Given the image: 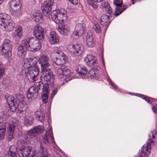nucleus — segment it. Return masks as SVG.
I'll return each mask as SVG.
<instances>
[{
	"label": "nucleus",
	"instance_id": "f257e3e1",
	"mask_svg": "<svg viewBox=\"0 0 157 157\" xmlns=\"http://www.w3.org/2000/svg\"><path fill=\"white\" fill-rule=\"evenodd\" d=\"M35 59L26 58L22 63L21 73L23 77H26L29 75L32 82L38 79L39 68L36 66L37 62Z\"/></svg>",
	"mask_w": 157,
	"mask_h": 157
},
{
	"label": "nucleus",
	"instance_id": "f03ea898",
	"mask_svg": "<svg viewBox=\"0 0 157 157\" xmlns=\"http://www.w3.org/2000/svg\"><path fill=\"white\" fill-rule=\"evenodd\" d=\"M48 84H44L41 81L35 82L28 90L27 97L28 100L31 101L32 98H36L38 94V91L41 89L42 92L48 89Z\"/></svg>",
	"mask_w": 157,
	"mask_h": 157
},
{
	"label": "nucleus",
	"instance_id": "7ed1b4c3",
	"mask_svg": "<svg viewBox=\"0 0 157 157\" xmlns=\"http://www.w3.org/2000/svg\"><path fill=\"white\" fill-rule=\"evenodd\" d=\"M15 24L10 16L7 14H0V28L5 31L13 30Z\"/></svg>",
	"mask_w": 157,
	"mask_h": 157
},
{
	"label": "nucleus",
	"instance_id": "20e7f679",
	"mask_svg": "<svg viewBox=\"0 0 157 157\" xmlns=\"http://www.w3.org/2000/svg\"><path fill=\"white\" fill-rule=\"evenodd\" d=\"M156 136H157V132L155 130H153L149 135V140L146 146H143L140 151V156L147 157L150 154L151 150V145L153 144V142Z\"/></svg>",
	"mask_w": 157,
	"mask_h": 157
},
{
	"label": "nucleus",
	"instance_id": "39448f33",
	"mask_svg": "<svg viewBox=\"0 0 157 157\" xmlns=\"http://www.w3.org/2000/svg\"><path fill=\"white\" fill-rule=\"evenodd\" d=\"M66 13V11L63 9L53 10L51 13V18L56 23L61 24L67 19Z\"/></svg>",
	"mask_w": 157,
	"mask_h": 157
},
{
	"label": "nucleus",
	"instance_id": "423d86ee",
	"mask_svg": "<svg viewBox=\"0 0 157 157\" xmlns=\"http://www.w3.org/2000/svg\"><path fill=\"white\" fill-rule=\"evenodd\" d=\"M25 44L26 49L29 51L35 52L39 50L41 48V44L37 40L32 37L27 38L23 40Z\"/></svg>",
	"mask_w": 157,
	"mask_h": 157
},
{
	"label": "nucleus",
	"instance_id": "0eeeda50",
	"mask_svg": "<svg viewBox=\"0 0 157 157\" xmlns=\"http://www.w3.org/2000/svg\"><path fill=\"white\" fill-rule=\"evenodd\" d=\"M43 73L40 77V79L42 81H46L49 84H51V85H54V80L53 78V74L51 69L47 68L44 70H41Z\"/></svg>",
	"mask_w": 157,
	"mask_h": 157
},
{
	"label": "nucleus",
	"instance_id": "6e6552de",
	"mask_svg": "<svg viewBox=\"0 0 157 157\" xmlns=\"http://www.w3.org/2000/svg\"><path fill=\"white\" fill-rule=\"evenodd\" d=\"M57 73L58 74V78L61 80L66 79L67 78L69 77L70 72L68 68L65 66H62L60 68L57 70Z\"/></svg>",
	"mask_w": 157,
	"mask_h": 157
},
{
	"label": "nucleus",
	"instance_id": "1a4fd4ad",
	"mask_svg": "<svg viewBox=\"0 0 157 157\" xmlns=\"http://www.w3.org/2000/svg\"><path fill=\"white\" fill-rule=\"evenodd\" d=\"M53 2L51 0L44 2L42 5L41 9L43 14L46 17L49 16L52 10Z\"/></svg>",
	"mask_w": 157,
	"mask_h": 157
},
{
	"label": "nucleus",
	"instance_id": "9d476101",
	"mask_svg": "<svg viewBox=\"0 0 157 157\" xmlns=\"http://www.w3.org/2000/svg\"><path fill=\"white\" fill-rule=\"evenodd\" d=\"M44 29L39 25H36L33 30V33L36 38L39 40L44 39L45 33Z\"/></svg>",
	"mask_w": 157,
	"mask_h": 157
},
{
	"label": "nucleus",
	"instance_id": "9b49d317",
	"mask_svg": "<svg viewBox=\"0 0 157 157\" xmlns=\"http://www.w3.org/2000/svg\"><path fill=\"white\" fill-rule=\"evenodd\" d=\"M44 129L42 126H38L35 127L29 130L27 135L31 138H34L42 133Z\"/></svg>",
	"mask_w": 157,
	"mask_h": 157
},
{
	"label": "nucleus",
	"instance_id": "f8f14e48",
	"mask_svg": "<svg viewBox=\"0 0 157 157\" xmlns=\"http://www.w3.org/2000/svg\"><path fill=\"white\" fill-rule=\"evenodd\" d=\"M50 59L49 57L46 55L41 56L39 59V63L41 65V70L48 68L50 66L49 61Z\"/></svg>",
	"mask_w": 157,
	"mask_h": 157
},
{
	"label": "nucleus",
	"instance_id": "ddd939ff",
	"mask_svg": "<svg viewBox=\"0 0 157 157\" xmlns=\"http://www.w3.org/2000/svg\"><path fill=\"white\" fill-rule=\"evenodd\" d=\"M3 113H0V141L3 139L4 137L5 132L6 131V126L5 122H3L4 118L6 116H2Z\"/></svg>",
	"mask_w": 157,
	"mask_h": 157
},
{
	"label": "nucleus",
	"instance_id": "4468645a",
	"mask_svg": "<svg viewBox=\"0 0 157 157\" xmlns=\"http://www.w3.org/2000/svg\"><path fill=\"white\" fill-rule=\"evenodd\" d=\"M84 31L83 26L81 24H78L76 25L72 36L75 39H77L79 36H81L83 33Z\"/></svg>",
	"mask_w": 157,
	"mask_h": 157
},
{
	"label": "nucleus",
	"instance_id": "2eb2a0df",
	"mask_svg": "<svg viewBox=\"0 0 157 157\" xmlns=\"http://www.w3.org/2000/svg\"><path fill=\"white\" fill-rule=\"evenodd\" d=\"M25 44L22 40L17 48V55L18 57L21 58H24L26 55L25 50L26 49Z\"/></svg>",
	"mask_w": 157,
	"mask_h": 157
},
{
	"label": "nucleus",
	"instance_id": "dca6fc26",
	"mask_svg": "<svg viewBox=\"0 0 157 157\" xmlns=\"http://www.w3.org/2000/svg\"><path fill=\"white\" fill-rule=\"evenodd\" d=\"M7 101L11 111H15L18 107V104L16 102V100L14 98L11 96L7 99Z\"/></svg>",
	"mask_w": 157,
	"mask_h": 157
},
{
	"label": "nucleus",
	"instance_id": "f3484780",
	"mask_svg": "<svg viewBox=\"0 0 157 157\" xmlns=\"http://www.w3.org/2000/svg\"><path fill=\"white\" fill-rule=\"evenodd\" d=\"M67 60L68 57L65 54L59 56L58 57L52 59V61L58 65L64 64L67 61Z\"/></svg>",
	"mask_w": 157,
	"mask_h": 157
},
{
	"label": "nucleus",
	"instance_id": "a211bd4d",
	"mask_svg": "<svg viewBox=\"0 0 157 157\" xmlns=\"http://www.w3.org/2000/svg\"><path fill=\"white\" fill-rule=\"evenodd\" d=\"M79 76L83 78H87V71L86 68L83 66H78L75 69Z\"/></svg>",
	"mask_w": 157,
	"mask_h": 157
},
{
	"label": "nucleus",
	"instance_id": "6ab92c4d",
	"mask_svg": "<svg viewBox=\"0 0 157 157\" xmlns=\"http://www.w3.org/2000/svg\"><path fill=\"white\" fill-rule=\"evenodd\" d=\"M74 49L73 53L74 54L77 56L80 55L83 52L84 49L82 44H76L72 45Z\"/></svg>",
	"mask_w": 157,
	"mask_h": 157
},
{
	"label": "nucleus",
	"instance_id": "aec40b11",
	"mask_svg": "<svg viewBox=\"0 0 157 157\" xmlns=\"http://www.w3.org/2000/svg\"><path fill=\"white\" fill-rule=\"evenodd\" d=\"M31 17L36 22L42 23L43 22V16L40 11H33Z\"/></svg>",
	"mask_w": 157,
	"mask_h": 157
},
{
	"label": "nucleus",
	"instance_id": "412c9836",
	"mask_svg": "<svg viewBox=\"0 0 157 157\" xmlns=\"http://www.w3.org/2000/svg\"><path fill=\"white\" fill-rule=\"evenodd\" d=\"M51 138V140L54 144L55 143L53 137L52 131L51 129L46 133L43 137V141L44 143L46 144H48L49 143V139Z\"/></svg>",
	"mask_w": 157,
	"mask_h": 157
},
{
	"label": "nucleus",
	"instance_id": "4be33fe9",
	"mask_svg": "<svg viewBox=\"0 0 157 157\" xmlns=\"http://www.w3.org/2000/svg\"><path fill=\"white\" fill-rule=\"evenodd\" d=\"M31 148L29 147H24L20 149L18 153L20 156L27 157L30 154Z\"/></svg>",
	"mask_w": 157,
	"mask_h": 157
},
{
	"label": "nucleus",
	"instance_id": "5701e85b",
	"mask_svg": "<svg viewBox=\"0 0 157 157\" xmlns=\"http://www.w3.org/2000/svg\"><path fill=\"white\" fill-rule=\"evenodd\" d=\"M49 40L51 44H54L59 42V37L55 32L52 31L50 33Z\"/></svg>",
	"mask_w": 157,
	"mask_h": 157
},
{
	"label": "nucleus",
	"instance_id": "b1692460",
	"mask_svg": "<svg viewBox=\"0 0 157 157\" xmlns=\"http://www.w3.org/2000/svg\"><path fill=\"white\" fill-rule=\"evenodd\" d=\"M58 30L61 35L64 36L68 35L70 33L69 27L65 25H62L61 26L59 27Z\"/></svg>",
	"mask_w": 157,
	"mask_h": 157
},
{
	"label": "nucleus",
	"instance_id": "393cba45",
	"mask_svg": "<svg viewBox=\"0 0 157 157\" xmlns=\"http://www.w3.org/2000/svg\"><path fill=\"white\" fill-rule=\"evenodd\" d=\"M16 125L15 124H12L9 125L8 127V129L9 131L8 134V135L7 136L8 140L10 141L13 137V132Z\"/></svg>",
	"mask_w": 157,
	"mask_h": 157
},
{
	"label": "nucleus",
	"instance_id": "a878e982",
	"mask_svg": "<svg viewBox=\"0 0 157 157\" xmlns=\"http://www.w3.org/2000/svg\"><path fill=\"white\" fill-rule=\"evenodd\" d=\"M23 33L22 28L19 25L16 26L15 30L13 33V36L16 38L20 37L22 36Z\"/></svg>",
	"mask_w": 157,
	"mask_h": 157
},
{
	"label": "nucleus",
	"instance_id": "bb28decb",
	"mask_svg": "<svg viewBox=\"0 0 157 157\" xmlns=\"http://www.w3.org/2000/svg\"><path fill=\"white\" fill-rule=\"evenodd\" d=\"M18 153L17 151V148L16 146L13 145L10 146L9 149L8 153L6 155L8 156H10V157H16V155Z\"/></svg>",
	"mask_w": 157,
	"mask_h": 157
},
{
	"label": "nucleus",
	"instance_id": "cd10ccee",
	"mask_svg": "<svg viewBox=\"0 0 157 157\" xmlns=\"http://www.w3.org/2000/svg\"><path fill=\"white\" fill-rule=\"evenodd\" d=\"M86 44L89 47H92L94 44L93 38L91 33H88L86 36Z\"/></svg>",
	"mask_w": 157,
	"mask_h": 157
},
{
	"label": "nucleus",
	"instance_id": "c85d7f7f",
	"mask_svg": "<svg viewBox=\"0 0 157 157\" xmlns=\"http://www.w3.org/2000/svg\"><path fill=\"white\" fill-rule=\"evenodd\" d=\"M100 21L101 25H108L110 22L109 16L106 14H103L101 17Z\"/></svg>",
	"mask_w": 157,
	"mask_h": 157
},
{
	"label": "nucleus",
	"instance_id": "c756f323",
	"mask_svg": "<svg viewBox=\"0 0 157 157\" xmlns=\"http://www.w3.org/2000/svg\"><path fill=\"white\" fill-rule=\"evenodd\" d=\"M0 51L2 55L5 56L11 55L12 49L8 48H5L3 46L0 47Z\"/></svg>",
	"mask_w": 157,
	"mask_h": 157
},
{
	"label": "nucleus",
	"instance_id": "7c9ffc66",
	"mask_svg": "<svg viewBox=\"0 0 157 157\" xmlns=\"http://www.w3.org/2000/svg\"><path fill=\"white\" fill-rule=\"evenodd\" d=\"M33 117L31 115H26L24 119V124L26 126L31 125L33 124Z\"/></svg>",
	"mask_w": 157,
	"mask_h": 157
},
{
	"label": "nucleus",
	"instance_id": "2f4dec72",
	"mask_svg": "<svg viewBox=\"0 0 157 157\" xmlns=\"http://www.w3.org/2000/svg\"><path fill=\"white\" fill-rule=\"evenodd\" d=\"M97 69V70L95 71L94 70V68L92 69L89 71V73H87V78L89 75H90L91 77L98 78V71L100 69V67H99L97 66L96 68H95Z\"/></svg>",
	"mask_w": 157,
	"mask_h": 157
},
{
	"label": "nucleus",
	"instance_id": "473e14b6",
	"mask_svg": "<svg viewBox=\"0 0 157 157\" xmlns=\"http://www.w3.org/2000/svg\"><path fill=\"white\" fill-rule=\"evenodd\" d=\"M101 6L103 8H105L106 12L109 14H111L113 13V11L110 6L109 4L106 2H103L101 3Z\"/></svg>",
	"mask_w": 157,
	"mask_h": 157
},
{
	"label": "nucleus",
	"instance_id": "72a5a7b5",
	"mask_svg": "<svg viewBox=\"0 0 157 157\" xmlns=\"http://www.w3.org/2000/svg\"><path fill=\"white\" fill-rule=\"evenodd\" d=\"M40 148L39 151L41 155L40 157H48V153L47 149L44 148L40 144Z\"/></svg>",
	"mask_w": 157,
	"mask_h": 157
},
{
	"label": "nucleus",
	"instance_id": "f704fd0d",
	"mask_svg": "<svg viewBox=\"0 0 157 157\" xmlns=\"http://www.w3.org/2000/svg\"><path fill=\"white\" fill-rule=\"evenodd\" d=\"M10 5L11 6L15 9L21 8V5L20 0H12L10 2Z\"/></svg>",
	"mask_w": 157,
	"mask_h": 157
},
{
	"label": "nucleus",
	"instance_id": "c9c22d12",
	"mask_svg": "<svg viewBox=\"0 0 157 157\" xmlns=\"http://www.w3.org/2000/svg\"><path fill=\"white\" fill-rule=\"evenodd\" d=\"M127 8V6H123L121 7H117L115 8V11L114 13V15L117 16L122 13Z\"/></svg>",
	"mask_w": 157,
	"mask_h": 157
},
{
	"label": "nucleus",
	"instance_id": "e433bc0d",
	"mask_svg": "<svg viewBox=\"0 0 157 157\" xmlns=\"http://www.w3.org/2000/svg\"><path fill=\"white\" fill-rule=\"evenodd\" d=\"M12 46L13 43L10 40L7 39H5L4 40L2 46L5 48H8L12 49Z\"/></svg>",
	"mask_w": 157,
	"mask_h": 157
},
{
	"label": "nucleus",
	"instance_id": "4c0bfd02",
	"mask_svg": "<svg viewBox=\"0 0 157 157\" xmlns=\"http://www.w3.org/2000/svg\"><path fill=\"white\" fill-rule=\"evenodd\" d=\"M35 116L38 119H39L41 118V122L44 121V114L40 110H36L35 113Z\"/></svg>",
	"mask_w": 157,
	"mask_h": 157
},
{
	"label": "nucleus",
	"instance_id": "58836bf2",
	"mask_svg": "<svg viewBox=\"0 0 157 157\" xmlns=\"http://www.w3.org/2000/svg\"><path fill=\"white\" fill-rule=\"evenodd\" d=\"M43 94L41 95L42 101L44 104L46 103L48 101V94L49 93L48 89L46 91L43 92Z\"/></svg>",
	"mask_w": 157,
	"mask_h": 157
},
{
	"label": "nucleus",
	"instance_id": "ea45409f",
	"mask_svg": "<svg viewBox=\"0 0 157 157\" xmlns=\"http://www.w3.org/2000/svg\"><path fill=\"white\" fill-rule=\"evenodd\" d=\"M21 8L15 9L12 11V14L14 17H19L21 15Z\"/></svg>",
	"mask_w": 157,
	"mask_h": 157
},
{
	"label": "nucleus",
	"instance_id": "a19ab883",
	"mask_svg": "<svg viewBox=\"0 0 157 157\" xmlns=\"http://www.w3.org/2000/svg\"><path fill=\"white\" fill-rule=\"evenodd\" d=\"M85 62L86 63L87 65L91 67H93L97 65L98 61L96 60H94Z\"/></svg>",
	"mask_w": 157,
	"mask_h": 157
},
{
	"label": "nucleus",
	"instance_id": "79ce46f5",
	"mask_svg": "<svg viewBox=\"0 0 157 157\" xmlns=\"http://www.w3.org/2000/svg\"><path fill=\"white\" fill-rule=\"evenodd\" d=\"M54 52L55 53L58 54L59 56L63 55L64 54L62 51L60 47H56L54 49Z\"/></svg>",
	"mask_w": 157,
	"mask_h": 157
},
{
	"label": "nucleus",
	"instance_id": "37998d69",
	"mask_svg": "<svg viewBox=\"0 0 157 157\" xmlns=\"http://www.w3.org/2000/svg\"><path fill=\"white\" fill-rule=\"evenodd\" d=\"M95 60L94 59V57L92 55H88L84 59V61L85 62H87L93 60Z\"/></svg>",
	"mask_w": 157,
	"mask_h": 157
},
{
	"label": "nucleus",
	"instance_id": "c03bdc74",
	"mask_svg": "<svg viewBox=\"0 0 157 157\" xmlns=\"http://www.w3.org/2000/svg\"><path fill=\"white\" fill-rule=\"evenodd\" d=\"M143 98L147 101L148 103L151 104L153 101V99L147 96L144 95Z\"/></svg>",
	"mask_w": 157,
	"mask_h": 157
},
{
	"label": "nucleus",
	"instance_id": "a18cd8bd",
	"mask_svg": "<svg viewBox=\"0 0 157 157\" xmlns=\"http://www.w3.org/2000/svg\"><path fill=\"white\" fill-rule=\"evenodd\" d=\"M94 28L97 33L99 34L101 32L100 27L99 24H95L94 25Z\"/></svg>",
	"mask_w": 157,
	"mask_h": 157
},
{
	"label": "nucleus",
	"instance_id": "49530a36",
	"mask_svg": "<svg viewBox=\"0 0 157 157\" xmlns=\"http://www.w3.org/2000/svg\"><path fill=\"white\" fill-rule=\"evenodd\" d=\"M122 3V1L120 0H114L113 1L114 5L118 7H120V6H121Z\"/></svg>",
	"mask_w": 157,
	"mask_h": 157
},
{
	"label": "nucleus",
	"instance_id": "de8ad7c7",
	"mask_svg": "<svg viewBox=\"0 0 157 157\" xmlns=\"http://www.w3.org/2000/svg\"><path fill=\"white\" fill-rule=\"evenodd\" d=\"M59 87H57L52 90L51 93V98H52L56 94Z\"/></svg>",
	"mask_w": 157,
	"mask_h": 157
},
{
	"label": "nucleus",
	"instance_id": "09e8293b",
	"mask_svg": "<svg viewBox=\"0 0 157 157\" xmlns=\"http://www.w3.org/2000/svg\"><path fill=\"white\" fill-rule=\"evenodd\" d=\"M4 72V70L3 66L2 64L0 63V78H1V76L3 75Z\"/></svg>",
	"mask_w": 157,
	"mask_h": 157
},
{
	"label": "nucleus",
	"instance_id": "8fccbe9b",
	"mask_svg": "<svg viewBox=\"0 0 157 157\" xmlns=\"http://www.w3.org/2000/svg\"><path fill=\"white\" fill-rule=\"evenodd\" d=\"M152 110L153 112L156 113H157V105H153L152 106Z\"/></svg>",
	"mask_w": 157,
	"mask_h": 157
},
{
	"label": "nucleus",
	"instance_id": "3c124183",
	"mask_svg": "<svg viewBox=\"0 0 157 157\" xmlns=\"http://www.w3.org/2000/svg\"><path fill=\"white\" fill-rule=\"evenodd\" d=\"M70 2L74 5H76L78 3V0H68Z\"/></svg>",
	"mask_w": 157,
	"mask_h": 157
},
{
	"label": "nucleus",
	"instance_id": "603ef678",
	"mask_svg": "<svg viewBox=\"0 0 157 157\" xmlns=\"http://www.w3.org/2000/svg\"><path fill=\"white\" fill-rule=\"evenodd\" d=\"M92 7L94 10L97 9L98 7V6L96 2H95L94 3V4L93 6Z\"/></svg>",
	"mask_w": 157,
	"mask_h": 157
},
{
	"label": "nucleus",
	"instance_id": "864d4df0",
	"mask_svg": "<svg viewBox=\"0 0 157 157\" xmlns=\"http://www.w3.org/2000/svg\"><path fill=\"white\" fill-rule=\"evenodd\" d=\"M95 2L94 0H87V3L88 4H90Z\"/></svg>",
	"mask_w": 157,
	"mask_h": 157
},
{
	"label": "nucleus",
	"instance_id": "5fc2aeb1",
	"mask_svg": "<svg viewBox=\"0 0 157 157\" xmlns=\"http://www.w3.org/2000/svg\"><path fill=\"white\" fill-rule=\"evenodd\" d=\"M39 156L36 152H33L31 155V157H38Z\"/></svg>",
	"mask_w": 157,
	"mask_h": 157
},
{
	"label": "nucleus",
	"instance_id": "6e6d98bb",
	"mask_svg": "<svg viewBox=\"0 0 157 157\" xmlns=\"http://www.w3.org/2000/svg\"><path fill=\"white\" fill-rule=\"evenodd\" d=\"M110 83L112 85V86L113 87V88L115 89H117V86H116L115 85V84L113 83L112 81H110Z\"/></svg>",
	"mask_w": 157,
	"mask_h": 157
},
{
	"label": "nucleus",
	"instance_id": "4d7b16f0",
	"mask_svg": "<svg viewBox=\"0 0 157 157\" xmlns=\"http://www.w3.org/2000/svg\"><path fill=\"white\" fill-rule=\"evenodd\" d=\"M17 143L19 145H21V144H22V142L21 140L18 141L17 142Z\"/></svg>",
	"mask_w": 157,
	"mask_h": 157
},
{
	"label": "nucleus",
	"instance_id": "13d9d810",
	"mask_svg": "<svg viewBox=\"0 0 157 157\" xmlns=\"http://www.w3.org/2000/svg\"><path fill=\"white\" fill-rule=\"evenodd\" d=\"M96 1V2L98 3H99L103 1L104 0H95Z\"/></svg>",
	"mask_w": 157,
	"mask_h": 157
},
{
	"label": "nucleus",
	"instance_id": "bf43d9fd",
	"mask_svg": "<svg viewBox=\"0 0 157 157\" xmlns=\"http://www.w3.org/2000/svg\"><path fill=\"white\" fill-rule=\"evenodd\" d=\"M4 0H0V5H1L3 2Z\"/></svg>",
	"mask_w": 157,
	"mask_h": 157
},
{
	"label": "nucleus",
	"instance_id": "052dcab7",
	"mask_svg": "<svg viewBox=\"0 0 157 157\" xmlns=\"http://www.w3.org/2000/svg\"><path fill=\"white\" fill-rule=\"evenodd\" d=\"M94 3H95V2H94V3H92V4H89V5H90V6H92V7H93V6L94 4Z\"/></svg>",
	"mask_w": 157,
	"mask_h": 157
},
{
	"label": "nucleus",
	"instance_id": "680f3d73",
	"mask_svg": "<svg viewBox=\"0 0 157 157\" xmlns=\"http://www.w3.org/2000/svg\"><path fill=\"white\" fill-rule=\"evenodd\" d=\"M4 157H10V156H8V155H5Z\"/></svg>",
	"mask_w": 157,
	"mask_h": 157
},
{
	"label": "nucleus",
	"instance_id": "e2e57ef3",
	"mask_svg": "<svg viewBox=\"0 0 157 157\" xmlns=\"http://www.w3.org/2000/svg\"><path fill=\"white\" fill-rule=\"evenodd\" d=\"M133 0H131V1H132V4H134V2L133 1Z\"/></svg>",
	"mask_w": 157,
	"mask_h": 157
}]
</instances>
